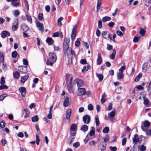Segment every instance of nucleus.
<instances>
[{
    "mask_svg": "<svg viewBox=\"0 0 151 151\" xmlns=\"http://www.w3.org/2000/svg\"><path fill=\"white\" fill-rule=\"evenodd\" d=\"M69 39L65 38L64 43L63 51L64 53H66L67 54L69 60L71 61L72 59V55H74L75 56H76V55L74 51L72 50L71 48L69 46Z\"/></svg>",
    "mask_w": 151,
    "mask_h": 151,
    "instance_id": "1",
    "label": "nucleus"
},
{
    "mask_svg": "<svg viewBox=\"0 0 151 151\" xmlns=\"http://www.w3.org/2000/svg\"><path fill=\"white\" fill-rule=\"evenodd\" d=\"M49 59H48L46 63L47 65L52 66L53 64L56 62L57 57L56 55L53 52L49 53Z\"/></svg>",
    "mask_w": 151,
    "mask_h": 151,
    "instance_id": "2",
    "label": "nucleus"
},
{
    "mask_svg": "<svg viewBox=\"0 0 151 151\" xmlns=\"http://www.w3.org/2000/svg\"><path fill=\"white\" fill-rule=\"evenodd\" d=\"M74 83L76 84L78 88L82 86L84 84V81L78 78H76L74 81Z\"/></svg>",
    "mask_w": 151,
    "mask_h": 151,
    "instance_id": "3",
    "label": "nucleus"
},
{
    "mask_svg": "<svg viewBox=\"0 0 151 151\" xmlns=\"http://www.w3.org/2000/svg\"><path fill=\"white\" fill-rule=\"evenodd\" d=\"M86 93V90L85 89L83 88H78V92L77 93V95L82 96L84 95Z\"/></svg>",
    "mask_w": 151,
    "mask_h": 151,
    "instance_id": "4",
    "label": "nucleus"
},
{
    "mask_svg": "<svg viewBox=\"0 0 151 151\" xmlns=\"http://www.w3.org/2000/svg\"><path fill=\"white\" fill-rule=\"evenodd\" d=\"M77 26L76 25L73 27L72 30L71 34V38L72 40H73L75 38L76 34V29Z\"/></svg>",
    "mask_w": 151,
    "mask_h": 151,
    "instance_id": "5",
    "label": "nucleus"
},
{
    "mask_svg": "<svg viewBox=\"0 0 151 151\" xmlns=\"http://www.w3.org/2000/svg\"><path fill=\"white\" fill-rule=\"evenodd\" d=\"M18 27V21L17 19H16L13 22L12 25V29L14 31L16 30Z\"/></svg>",
    "mask_w": 151,
    "mask_h": 151,
    "instance_id": "6",
    "label": "nucleus"
},
{
    "mask_svg": "<svg viewBox=\"0 0 151 151\" xmlns=\"http://www.w3.org/2000/svg\"><path fill=\"white\" fill-rule=\"evenodd\" d=\"M102 35L104 38L106 39L108 37L110 40H112V38L110 37L111 35L108 31H103L102 33Z\"/></svg>",
    "mask_w": 151,
    "mask_h": 151,
    "instance_id": "7",
    "label": "nucleus"
},
{
    "mask_svg": "<svg viewBox=\"0 0 151 151\" xmlns=\"http://www.w3.org/2000/svg\"><path fill=\"white\" fill-rule=\"evenodd\" d=\"M150 65L148 63H144L142 66V70L143 72H145L149 69Z\"/></svg>",
    "mask_w": 151,
    "mask_h": 151,
    "instance_id": "8",
    "label": "nucleus"
},
{
    "mask_svg": "<svg viewBox=\"0 0 151 151\" xmlns=\"http://www.w3.org/2000/svg\"><path fill=\"white\" fill-rule=\"evenodd\" d=\"M115 112L114 111H112L108 114V117L111 122L113 121V119L115 115Z\"/></svg>",
    "mask_w": 151,
    "mask_h": 151,
    "instance_id": "9",
    "label": "nucleus"
},
{
    "mask_svg": "<svg viewBox=\"0 0 151 151\" xmlns=\"http://www.w3.org/2000/svg\"><path fill=\"white\" fill-rule=\"evenodd\" d=\"M36 26L39 30L41 32H43L44 30V27L43 24L40 22L36 23Z\"/></svg>",
    "mask_w": 151,
    "mask_h": 151,
    "instance_id": "10",
    "label": "nucleus"
},
{
    "mask_svg": "<svg viewBox=\"0 0 151 151\" xmlns=\"http://www.w3.org/2000/svg\"><path fill=\"white\" fill-rule=\"evenodd\" d=\"M10 35V33L4 30L1 33V37L3 38H4L7 36H9Z\"/></svg>",
    "mask_w": 151,
    "mask_h": 151,
    "instance_id": "11",
    "label": "nucleus"
},
{
    "mask_svg": "<svg viewBox=\"0 0 151 151\" xmlns=\"http://www.w3.org/2000/svg\"><path fill=\"white\" fill-rule=\"evenodd\" d=\"M71 114V110L70 109H68L65 113V119L68 120H69Z\"/></svg>",
    "mask_w": 151,
    "mask_h": 151,
    "instance_id": "12",
    "label": "nucleus"
},
{
    "mask_svg": "<svg viewBox=\"0 0 151 151\" xmlns=\"http://www.w3.org/2000/svg\"><path fill=\"white\" fill-rule=\"evenodd\" d=\"M83 120L85 124L89 123L90 120V117L89 115H86L83 117Z\"/></svg>",
    "mask_w": 151,
    "mask_h": 151,
    "instance_id": "13",
    "label": "nucleus"
},
{
    "mask_svg": "<svg viewBox=\"0 0 151 151\" xmlns=\"http://www.w3.org/2000/svg\"><path fill=\"white\" fill-rule=\"evenodd\" d=\"M19 90L20 92L22 97H24L26 94V88L24 87H21L20 88Z\"/></svg>",
    "mask_w": 151,
    "mask_h": 151,
    "instance_id": "14",
    "label": "nucleus"
},
{
    "mask_svg": "<svg viewBox=\"0 0 151 151\" xmlns=\"http://www.w3.org/2000/svg\"><path fill=\"white\" fill-rule=\"evenodd\" d=\"M70 104L69 98L67 97L65 98L63 102V106L65 107H67Z\"/></svg>",
    "mask_w": 151,
    "mask_h": 151,
    "instance_id": "15",
    "label": "nucleus"
},
{
    "mask_svg": "<svg viewBox=\"0 0 151 151\" xmlns=\"http://www.w3.org/2000/svg\"><path fill=\"white\" fill-rule=\"evenodd\" d=\"M29 112L27 109H24L22 111V116L24 118L29 116Z\"/></svg>",
    "mask_w": 151,
    "mask_h": 151,
    "instance_id": "16",
    "label": "nucleus"
},
{
    "mask_svg": "<svg viewBox=\"0 0 151 151\" xmlns=\"http://www.w3.org/2000/svg\"><path fill=\"white\" fill-rule=\"evenodd\" d=\"M27 67L20 66L18 68V70L19 71L22 72L26 73L27 72Z\"/></svg>",
    "mask_w": 151,
    "mask_h": 151,
    "instance_id": "17",
    "label": "nucleus"
},
{
    "mask_svg": "<svg viewBox=\"0 0 151 151\" xmlns=\"http://www.w3.org/2000/svg\"><path fill=\"white\" fill-rule=\"evenodd\" d=\"M106 143L105 142H102L101 144L99 145V148H100L101 151L104 150H105L106 145Z\"/></svg>",
    "mask_w": 151,
    "mask_h": 151,
    "instance_id": "18",
    "label": "nucleus"
},
{
    "mask_svg": "<svg viewBox=\"0 0 151 151\" xmlns=\"http://www.w3.org/2000/svg\"><path fill=\"white\" fill-rule=\"evenodd\" d=\"M102 62V58L100 53L98 54L97 59V64L98 65H100Z\"/></svg>",
    "mask_w": 151,
    "mask_h": 151,
    "instance_id": "19",
    "label": "nucleus"
},
{
    "mask_svg": "<svg viewBox=\"0 0 151 151\" xmlns=\"http://www.w3.org/2000/svg\"><path fill=\"white\" fill-rule=\"evenodd\" d=\"M46 41L49 45H51L54 43V41L52 38L50 37L47 38Z\"/></svg>",
    "mask_w": 151,
    "mask_h": 151,
    "instance_id": "20",
    "label": "nucleus"
},
{
    "mask_svg": "<svg viewBox=\"0 0 151 151\" xmlns=\"http://www.w3.org/2000/svg\"><path fill=\"white\" fill-rule=\"evenodd\" d=\"M139 139L138 135L137 134H135L132 139L133 143H136L138 142L139 141Z\"/></svg>",
    "mask_w": 151,
    "mask_h": 151,
    "instance_id": "21",
    "label": "nucleus"
},
{
    "mask_svg": "<svg viewBox=\"0 0 151 151\" xmlns=\"http://www.w3.org/2000/svg\"><path fill=\"white\" fill-rule=\"evenodd\" d=\"M112 51V52L109 55V57L111 59H114L116 53V51L115 49H113Z\"/></svg>",
    "mask_w": 151,
    "mask_h": 151,
    "instance_id": "22",
    "label": "nucleus"
},
{
    "mask_svg": "<svg viewBox=\"0 0 151 151\" xmlns=\"http://www.w3.org/2000/svg\"><path fill=\"white\" fill-rule=\"evenodd\" d=\"M22 28L23 30L25 32H27L29 29V28L28 26L25 24H22Z\"/></svg>",
    "mask_w": 151,
    "mask_h": 151,
    "instance_id": "23",
    "label": "nucleus"
},
{
    "mask_svg": "<svg viewBox=\"0 0 151 151\" xmlns=\"http://www.w3.org/2000/svg\"><path fill=\"white\" fill-rule=\"evenodd\" d=\"M29 77V75H27L22 77L21 79V81L22 83H24L27 80Z\"/></svg>",
    "mask_w": 151,
    "mask_h": 151,
    "instance_id": "24",
    "label": "nucleus"
},
{
    "mask_svg": "<svg viewBox=\"0 0 151 151\" xmlns=\"http://www.w3.org/2000/svg\"><path fill=\"white\" fill-rule=\"evenodd\" d=\"M25 15L28 21L30 23H32V21L31 17L27 13H25Z\"/></svg>",
    "mask_w": 151,
    "mask_h": 151,
    "instance_id": "25",
    "label": "nucleus"
},
{
    "mask_svg": "<svg viewBox=\"0 0 151 151\" xmlns=\"http://www.w3.org/2000/svg\"><path fill=\"white\" fill-rule=\"evenodd\" d=\"M101 0H98L97 1V12H98L100 9L101 5Z\"/></svg>",
    "mask_w": 151,
    "mask_h": 151,
    "instance_id": "26",
    "label": "nucleus"
},
{
    "mask_svg": "<svg viewBox=\"0 0 151 151\" xmlns=\"http://www.w3.org/2000/svg\"><path fill=\"white\" fill-rule=\"evenodd\" d=\"M124 76V74L121 72H119L117 74V78L118 80L122 79Z\"/></svg>",
    "mask_w": 151,
    "mask_h": 151,
    "instance_id": "27",
    "label": "nucleus"
},
{
    "mask_svg": "<svg viewBox=\"0 0 151 151\" xmlns=\"http://www.w3.org/2000/svg\"><path fill=\"white\" fill-rule=\"evenodd\" d=\"M91 130L89 132V135L90 136H93L94 135L95 132V128L92 127L91 128Z\"/></svg>",
    "mask_w": 151,
    "mask_h": 151,
    "instance_id": "28",
    "label": "nucleus"
},
{
    "mask_svg": "<svg viewBox=\"0 0 151 151\" xmlns=\"http://www.w3.org/2000/svg\"><path fill=\"white\" fill-rule=\"evenodd\" d=\"M88 126L86 125H84L81 127V129L82 131L85 132L88 130Z\"/></svg>",
    "mask_w": 151,
    "mask_h": 151,
    "instance_id": "29",
    "label": "nucleus"
},
{
    "mask_svg": "<svg viewBox=\"0 0 151 151\" xmlns=\"http://www.w3.org/2000/svg\"><path fill=\"white\" fill-rule=\"evenodd\" d=\"M138 148L140 151H145L146 150V147L143 145L138 146Z\"/></svg>",
    "mask_w": 151,
    "mask_h": 151,
    "instance_id": "30",
    "label": "nucleus"
},
{
    "mask_svg": "<svg viewBox=\"0 0 151 151\" xmlns=\"http://www.w3.org/2000/svg\"><path fill=\"white\" fill-rule=\"evenodd\" d=\"M96 76L98 78L99 80V81H101L103 80L104 78L103 75L101 74H99L98 73H96Z\"/></svg>",
    "mask_w": 151,
    "mask_h": 151,
    "instance_id": "31",
    "label": "nucleus"
},
{
    "mask_svg": "<svg viewBox=\"0 0 151 151\" xmlns=\"http://www.w3.org/2000/svg\"><path fill=\"white\" fill-rule=\"evenodd\" d=\"M13 76L15 78L18 79L20 77V74L19 72L16 71L13 73Z\"/></svg>",
    "mask_w": 151,
    "mask_h": 151,
    "instance_id": "32",
    "label": "nucleus"
},
{
    "mask_svg": "<svg viewBox=\"0 0 151 151\" xmlns=\"http://www.w3.org/2000/svg\"><path fill=\"white\" fill-rule=\"evenodd\" d=\"M106 95L105 93H104L102 96V98L101 99V101L102 103H103L106 101V99L105 98L106 97Z\"/></svg>",
    "mask_w": 151,
    "mask_h": 151,
    "instance_id": "33",
    "label": "nucleus"
},
{
    "mask_svg": "<svg viewBox=\"0 0 151 151\" xmlns=\"http://www.w3.org/2000/svg\"><path fill=\"white\" fill-rule=\"evenodd\" d=\"M143 124L144 127H148L150 126V123L148 121L146 120L144 122Z\"/></svg>",
    "mask_w": 151,
    "mask_h": 151,
    "instance_id": "34",
    "label": "nucleus"
},
{
    "mask_svg": "<svg viewBox=\"0 0 151 151\" xmlns=\"http://www.w3.org/2000/svg\"><path fill=\"white\" fill-rule=\"evenodd\" d=\"M111 18L110 17L108 16H106L102 18V20L103 22H105L106 21H110Z\"/></svg>",
    "mask_w": 151,
    "mask_h": 151,
    "instance_id": "35",
    "label": "nucleus"
},
{
    "mask_svg": "<svg viewBox=\"0 0 151 151\" xmlns=\"http://www.w3.org/2000/svg\"><path fill=\"white\" fill-rule=\"evenodd\" d=\"M95 121L96 126H98L100 123L99 119V116L98 115H96L95 117Z\"/></svg>",
    "mask_w": 151,
    "mask_h": 151,
    "instance_id": "36",
    "label": "nucleus"
},
{
    "mask_svg": "<svg viewBox=\"0 0 151 151\" xmlns=\"http://www.w3.org/2000/svg\"><path fill=\"white\" fill-rule=\"evenodd\" d=\"M77 129V126L75 124H72L70 126V130L72 131H75Z\"/></svg>",
    "mask_w": 151,
    "mask_h": 151,
    "instance_id": "37",
    "label": "nucleus"
},
{
    "mask_svg": "<svg viewBox=\"0 0 151 151\" xmlns=\"http://www.w3.org/2000/svg\"><path fill=\"white\" fill-rule=\"evenodd\" d=\"M38 116L37 115H35L32 118V121L33 122H37L38 120Z\"/></svg>",
    "mask_w": 151,
    "mask_h": 151,
    "instance_id": "38",
    "label": "nucleus"
},
{
    "mask_svg": "<svg viewBox=\"0 0 151 151\" xmlns=\"http://www.w3.org/2000/svg\"><path fill=\"white\" fill-rule=\"evenodd\" d=\"M80 39L78 38L75 42V45L76 47H78L80 44Z\"/></svg>",
    "mask_w": 151,
    "mask_h": 151,
    "instance_id": "39",
    "label": "nucleus"
},
{
    "mask_svg": "<svg viewBox=\"0 0 151 151\" xmlns=\"http://www.w3.org/2000/svg\"><path fill=\"white\" fill-rule=\"evenodd\" d=\"M12 5L13 6L17 7L18 6L19 4V3L17 1H12Z\"/></svg>",
    "mask_w": 151,
    "mask_h": 151,
    "instance_id": "40",
    "label": "nucleus"
},
{
    "mask_svg": "<svg viewBox=\"0 0 151 151\" xmlns=\"http://www.w3.org/2000/svg\"><path fill=\"white\" fill-rule=\"evenodd\" d=\"M38 19L40 21H43L44 20L43 14L42 13H40L38 15Z\"/></svg>",
    "mask_w": 151,
    "mask_h": 151,
    "instance_id": "41",
    "label": "nucleus"
},
{
    "mask_svg": "<svg viewBox=\"0 0 151 151\" xmlns=\"http://www.w3.org/2000/svg\"><path fill=\"white\" fill-rule=\"evenodd\" d=\"M4 57L3 56V54L1 52H0V62H4Z\"/></svg>",
    "mask_w": 151,
    "mask_h": 151,
    "instance_id": "42",
    "label": "nucleus"
},
{
    "mask_svg": "<svg viewBox=\"0 0 151 151\" xmlns=\"http://www.w3.org/2000/svg\"><path fill=\"white\" fill-rule=\"evenodd\" d=\"M75 136V134H74V136L73 137H70L69 139L68 144H71L73 141V139H74V136Z\"/></svg>",
    "mask_w": 151,
    "mask_h": 151,
    "instance_id": "43",
    "label": "nucleus"
},
{
    "mask_svg": "<svg viewBox=\"0 0 151 151\" xmlns=\"http://www.w3.org/2000/svg\"><path fill=\"white\" fill-rule=\"evenodd\" d=\"M63 19V18L62 17H60L58 20V25L60 26L62 25V23L61 21Z\"/></svg>",
    "mask_w": 151,
    "mask_h": 151,
    "instance_id": "44",
    "label": "nucleus"
},
{
    "mask_svg": "<svg viewBox=\"0 0 151 151\" xmlns=\"http://www.w3.org/2000/svg\"><path fill=\"white\" fill-rule=\"evenodd\" d=\"M8 88V87L5 85H3L0 86V90H2L4 89H7Z\"/></svg>",
    "mask_w": 151,
    "mask_h": 151,
    "instance_id": "45",
    "label": "nucleus"
},
{
    "mask_svg": "<svg viewBox=\"0 0 151 151\" xmlns=\"http://www.w3.org/2000/svg\"><path fill=\"white\" fill-rule=\"evenodd\" d=\"M126 66L125 65L122 66L119 69L120 72L123 73V71L125 69Z\"/></svg>",
    "mask_w": 151,
    "mask_h": 151,
    "instance_id": "46",
    "label": "nucleus"
},
{
    "mask_svg": "<svg viewBox=\"0 0 151 151\" xmlns=\"http://www.w3.org/2000/svg\"><path fill=\"white\" fill-rule=\"evenodd\" d=\"M36 142L37 145H38L39 144V142L40 141V139L39 138V137L37 134L36 135Z\"/></svg>",
    "mask_w": 151,
    "mask_h": 151,
    "instance_id": "47",
    "label": "nucleus"
},
{
    "mask_svg": "<svg viewBox=\"0 0 151 151\" xmlns=\"http://www.w3.org/2000/svg\"><path fill=\"white\" fill-rule=\"evenodd\" d=\"M20 12L19 10H16L14 11V16L15 17H17L19 14Z\"/></svg>",
    "mask_w": 151,
    "mask_h": 151,
    "instance_id": "48",
    "label": "nucleus"
},
{
    "mask_svg": "<svg viewBox=\"0 0 151 151\" xmlns=\"http://www.w3.org/2000/svg\"><path fill=\"white\" fill-rule=\"evenodd\" d=\"M109 131V128L108 127H105L104 128L103 130V132L104 133H107Z\"/></svg>",
    "mask_w": 151,
    "mask_h": 151,
    "instance_id": "49",
    "label": "nucleus"
},
{
    "mask_svg": "<svg viewBox=\"0 0 151 151\" xmlns=\"http://www.w3.org/2000/svg\"><path fill=\"white\" fill-rule=\"evenodd\" d=\"M4 79L5 78L4 77H1L0 80V83L1 84L3 85L5 84V81Z\"/></svg>",
    "mask_w": 151,
    "mask_h": 151,
    "instance_id": "50",
    "label": "nucleus"
},
{
    "mask_svg": "<svg viewBox=\"0 0 151 151\" xmlns=\"http://www.w3.org/2000/svg\"><path fill=\"white\" fill-rule=\"evenodd\" d=\"M145 31L144 29H141L139 31V33L142 36H144L145 34Z\"/></svg>",
    "mask_w": 151,
    "mask_h": 151,
    "instance_id": "51",
    "label": "nucleus"
},
{
    "mask_svg": "<svg viewBox=\"0 0 151 151\" xmlns=\"http://www.w3.org/2000/svg\"><path fill=\"white\" fill-rule=\"evenodd\" d=\"M113 46L111 45H110L109 44H107V49L108 50H110L112 49Z\"/></svg>",
    "mask_w": 151,
    "mask_h": 151,
    "instance_id": "52",
    "label": "nucleus"
},
{
    "mask_svg": "<svg viewBox=\"0 0 151 151\" xmlns=\"http://www.w3.org/2000/svg\"><path fill=\"white\" fill-rule=\"evenodd\" d=\"M2 68L4 70H6L7 68V67L6 64L4 63V62L3 63Z\"/></svg>",
    "mask_w": 151,
    "mask_h": 151,
    "instance_id": "53",
    "label": "nucleus"
},
{
    "mask_svg": "<svg viewBox=\"0 0 151 151\" xmlns=\"http://www.w3.org/2000/svg\"><path fill=\"white\" fill-rule=\"evenodd\" d=\"M17 53L16 51H14L12 52V56L13 58H15L17 57Z\"/></svg>",
    "mask_w": 151,
    "mask_h": 151,
    "instance_id": "54",
    "label": "nucleus"
},
{
    "mask_svg": "<svg viewBox=\"0 0 151 151\" xmlns=\"http://www.w3.org/2000/svg\"><path fill=\"white\" fill-rule=\"evenodd\" d=\"M112 108V104L111 103H110L109 104L108 107L107 108V110L108 111H110Z\"/></svg>",
    "mask_w": 151,
    "mask_h": 151,
    "instance_id": "55",
    "label": "nucleus"
},
{
    "mask_svg": "<svg viewBox=\"0 0 151 151\" xmlns=\"http://www.w3.org/2000/svg\"><path fill=\"white\" fill-rule=\"evenodd\" d=\"M109 136L108 135H106L105 136L104 138V141L105 142H106L107 141H109Z\"/></svg>",
    "mask_w": 151,
    "mask_h": 151,
    "instance_id": "56",
    "label": "nucleus"
},
{
    "mask_svg": "<svg viewBox=\"0 0 151 151\" xmlns=\"http://www.w3.org/2000/svg\"><path fill=\"white\" fill-rule=\"evenodd\" d=\"M23 64L24 65H26V66L28 65V62L27 60L26 59H23Z\"/></svg>",
    "mask_w": 151,
    "mask_h": 151,
    "instance_id": "57",
    "label": "nucleus"
},
{
    "mask_svg": "<svg viewBox=\"0 0 151 151\" xmlns=\"http://www.w3.org/2000/svg\"><path fill=\"white\" fill-rule=\"evenodd\" d=\"M98 26L99 28L101 29L102 27V21L101 20H99L98 21Z\"/></svg>",
    "mask_w": 151,
    "mask_h": 151,
    "instance_id": "58",
    "label": "nucleus"
},
{
    "mask_svg": "<svg viewBox=\"0 0 151 151\" xmlns=\"http://www.w3.org/2000/svg\"><path fill=\"white\" fill-rule=\"evenodd\" d=\"M149 101L147 99H144V104L145 105H148L149 104Z\"/></svg>",
    "mask_w": 151,
    "mask_h": 151,
    "instance_id": "59",
    "label": "nucleus"
},
{
    "mask_svg": "<svg viewBox=\"0 0 151 151\" xmlns=\"http://www.w3.org/2000/svg\"><path fill=\"white\" fill-rule=\"evenodd\" d=\"M127 141V139L126 137L122 139V145L124 146L125 144Z\"/></svg>",
    "mask_w": 151,
    "mask_h": 151,
    "instance_id": "60",
    "label": "nucleus"
},
{
    "mask_svg": "<svg viewBox=\"0 0 151 151\" xmlns=\"http://www.w3.org/2000/svg\"><path fill=\"white\" fill-rule=\"evenodd\" d=\"M5 126V123L4 122L2 121L0 123V126L1 127L3 128Z\"/></svg>",
    "mask_w": 151,
    "mask_h": 151,
    "instance_id": "61",
    "label": "nucleus"
},
{
    "mask_svg": "<svg viewBox=\"0 0 151 151\" xmlns=\"http://www.w3.org/2000/svg\"><path fill=\"white\" fill-rule=\"evenodd\" d=\"M109 149L111 151H116L117 150V148L116 147L110 146L109 147Z\"/></svg>",
    "mask_w": 151,
    "mask_h": 151,
    "instance_id": "62",
    "label": "nucleus"
},
{
    "mask_svg": "<svg viewBox=\"0 0 151 151\" xmlns=\"http://www.w3.org/2000/svg\"><path fill=\"white\" fill-rule=\"evenodd\" d=\"M59 32H57L55 33H54L52 35V36L53 37H57L59 36Z\"/></svg>",
    "mask_w": 151,
    "mask_h": 151,
    "instance_id": "63",
    "label": "nucleus"
},
{
    "mask_svg": "<svg viewBox=\"0 0 151 151\" xmlns=\"http://www.w3.org/2000/svg\"><path fill=\"white\" fill-rule=\"evenodd\" d=\"M147 90L149 92H151V81L149 83L148 88L147 89Z\"/></svg>",
    "mask_w": 151,
    "mask_h": 151,
    "instance_id": "64",
    "label": "nucleus"
}]
</instances>
